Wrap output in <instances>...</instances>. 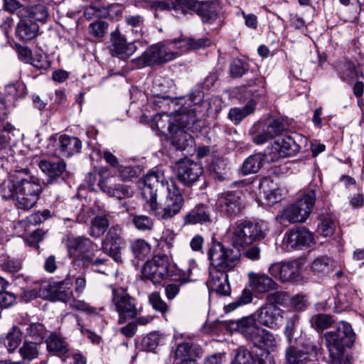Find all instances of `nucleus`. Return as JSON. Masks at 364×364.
Returning a JSON list of instances; mask_svg holds the SVG:
<instances>
[{
    "instance_id": "f257e3e1",
    "label": "nucleus",
    "mask_w": 364,
    "mask_h": 364,
    "mask_svg": "<svg viewBox=\"0 0 364 364\" xmlns=\"http://www.w3.org/2000/svg\"><path fill=\"white\" fill-rule=\"evenodd\" d=\"M0 191L4 198L15 200L18 208L28 210L37 203L42 186L21 170L11 173L1 183Z\"/></svg>"
},
{
    "instance_id": "f03ea898",
    "label": "nucleus",
    "mask_w": 364,
    "mask_h": 364,
    "mask_svg": "<svg viewBox=\"0 0 364 364\" xmlns=\"http://www.w3.org/2000/svg\"><path fill=\"white\" fill-rule=\"evenodd\" d=\"M323 338L332 364H350L347 349L353 346L355 333L350 323L341 321L336 328L325 333Z\"/></svg>"
},
{
    "instance_id": "7ed1b4c3",
    "label": "nucleus",
    "mask_w": 364,
    "mask_h": 364,
    "mask_svg": "<svg viewBox=\"0 0 364 364\" xmlns=\"http://www.w3.org/2000/svg\"><path fill=\"white\" fill-rule=\"evenodd\" d=\"M268 230L267 223L264 220H237L233 228L231 243L237 248L246 247L264 239Z\"/></svg>"
},
{
    "instance_id": "20e7f679",
    "label": "nucleus",
    "mask_w": 364,
    "mask_h": 364,
    "mask_svg": "<svg viewBox=\"0 0 364 364\" xmlns=\"http://www.w3.org/2000/svg\"><path fill=\"white\" fill-rule=\"evenodd\" d=\"M237 330L245 340L262 350L274 351L277 347V341L274 334L259 326L252 317H246L235 322Z\"/></svg>"
},
{
    "instance_id": "39448f33",
    "label": "nucleus",
    "mask_w": 364,
    "mask_h": 364,
    "mask_svg": "<svg viewBox=\"0 0 364 364\" xmlns=\"http://www.w3.org/2000/svg\"><path fill=\"white\" fill-rule=\"evenodd\" d=\"M166 196L162 207L157 204L153 215L159 220H167L178 215L185 203L183 196L176 183L169 180L166 182Z\"/></svg>"
},
{
    "instance_id": "423d86ee",
    "label": "nucleus",
    "mask_w": 364,
    "mask_h": 364,
    "mask_svg": "<svg viewBox=\"0 0 364 364\" xmlns=\"http://www.w3.org/2000/svg\"><path fill=\"white\" fill-rule=\"evenodd\" d=\"M316 198V188L305 190L294 203L284 210L283 218L291 223L304 222L311 213Z\"/></svg>"
},
{
    "instance_id": "0eeeda50",
    "label": "nucleus",
    "mask_w": 364,
    "mask_h": 364,
    "mask_svg": "<svg viewBox=\"0 0 364 364\" xmlns=\"http://www.w3.org/2000/svg\"><path fill=\"white\" fill-rule=\"evenodd\" d=\"M112 288L111 301L114 310L118 314V323L122 325L128 320L134 319L139 314L137 309V300L132 296L124 288Z\"/></svg>"
},
{
    "instance_id": "6e6552de",
    "label": "nucleus",
    "mask_w": 364,
    "mask_h": 364,
    "mask_svg": "<svg viewBox=\"0 0 364 364\" xmlns=\"http://www.w3.org/2000/svg\"><path fill=\"white\" fill-rule=\"evenodd\" d=\"M287 129V125L284 120L277 117H269L262 124H255L249 130V134L252 141L259 145L281 135Z\"/></svg>"
},
{
    "instance_id": "1a4fd4ad",
    "label": "nucleus",
    "mask_w": 364,
    "mask_h": 364,
    "mask_svg": "<svg viewBox=\"0 0 364 364\" xmlns=\"http://www.w3.org/2000/svg\"><path fill=\"white\" fill-rule=\"evenodd\" d=\"M180 56L179 52H174L166 43H158L151 45L141 54V56L134 59L138 66L161 65L173 60Z\"/></svg>"
},
{
    "instance_id": "9d476101",
    "label": "nucleus",
    "mask_w": 364,
    "mask_h": 364,
    "mask_svg": "<svg viewBox=\"0 0 364 364\" xmlns=\"http://www.w3.org/2000/svg\"><path fill=\"white\" fill-rule=\"evenodd\" d=\"M210 265L226 272L232 270L240 262L238 250L225 247L221 242H213L208 252Z\"/></svg>"
},
{
    "instance_id": "9b49d317",
    "label": "nucleus",
    "mask_w": 364,
    "mask_h": 364,
    "mask_svg": "<svg viewBox=\"0 0 364 364\" xmlns=\"http://www.w3.org/2000/svg\"><path fill=\"white\" fill-rule=\"evenodd\" d=\"M171 260L168 255L158 254L146 261L142 267V277L159 284L171 276Z\"/></svg>"
},
{
    "instance_id": "f8f14e48",
    "label": "nucleus",
    "mask_w": 364,
    "mask_h": 364,
    "mask_svg": "<svg viewBox=\"0 0 364 364\" xmlns=\"http://www.w3.org/2000/svg\"><path fill=\"white\" fill-rule=\"evenodd\" d=\"M166 180L163 172L157 170L149 172L143 179V186L141 188V197L149 206V211L153 213L158 204L157 191L159 186L166 188Z\"/></svg>"
},
{
    "instance_id": "ddd939ff",
    "label": "nucleus",
    "mask_w": 364,
    "mask_h": 364,
    "mask_svg": "<svg viewBox=\"0 0 364 364\" xmlns=\"http://www.w3.org/2000/svg\"><path fill=\"white\" fill-rule=\"evenodd\" d=\"M66 246L70 255H74L73 263L75 266L87 265L91 260L90 255L97 247L89 238L80 237H68Z\"/></svg>"
},
{
    "instance_id": "4468645a",
    "label": "nucleus",
    "mask_w": 364,
    "mask_h": 364,
    "mask_svg": "<svg viewBox=\"0 0 364 364\" xmlns=\"http://www.w3.org/2000/svg\"><path fill=\"white\" fill-rule=\"evenodd\" d=\"M178 99H172L167 95H161L159 94H154L152 97V103L156 108L161 109L164 114L171 109L173 107L176 116H178L180 122L183 126L186 127L191 124H193L196 121L195 112L186 107L181 106L176 109L175 107L180 103Z\"/></svg>"
},
{
    "instance_id": "2eb2a0df",
    "label": "nucleus",
    "mask_w": 364,
    "mask_h": 364,
    "mask_svg": "<svg viewBox=\"0 0 364 364\" xmlns=\"http://www.w3.org/2000/svg\"><path fill=\"white\" fill-rule=\"evenodd\" d=\"M109 170L106 167L100 168L98 173L96 171L90 173L89 182L90 186H94L96 183V176H99L100 179L97 182V186L100 189L107 193L110 197H116L118 199H124L130 198L133 196V191L131 188L123 184H111L109 178L105 177L108 173Z\"/></svg>"
},
{
    "instance_id": "dca6fc26",
    "label": "nucleus",
    "mask_w": 364,
    "mask_h": 364,
    "mask_svg": "<svg viewBox=\"0 0 364 364\" xmlns=\"http://www.w3.org/2000/svg\"><path fill=\"white\" fill-rule=\"evenodd\" d=\"M219 210L228 218H235L242 213L245 203L240 191H225L220 193L217 200Z\"/></svg>"
},
{
    "instance_id": "f3484780",
    "label": "nucleus",
    "mask_w": 364,
    "mask_h": 364,
    "mask_svg": "<svg viewBox=\"0 0 364 364\" xmlns=\"http://www.w3.org/2000/svg\"><path fill=\"white\" fill-rule=\"evenodd\" d=\"M300 150V146L292 136H284L275 141L267 150V161H277L282 158L294 156Z\"/></svg>"
},
{
    "instance_id": "a211bd4d",
    "label": "nucleus",
    "mask_w": 364,
    "mask_h": 364,
    "mask_svg": "<svg viewBox=\"0 0 364 364\" xmlns=\"http://www.w3.org/2000/svg\"><path fill=\"white\" fill-rule=\"evenodd\" d=\"M314 237L305 227H299L288 230L284 234L282 246L287 251L310 247L314 244Z\"/></svg>"
},
{
    "instance_id": "6ab92c4d",
    "label": "nucleus",
    "mask_w": 364,
    "mask_h": 364,
    "mask_svg": "<svg viewBox=\"0 0 364 364\" xmlns=\"http://www.w3.org/2000/svg\"><path fill=\"white\" fill-rule=\"evenodd\" d=\"M136 41L127 42L118 29L111 33L109 51L113 57L120 60L129 59L137 50Z\"/></svg>"
},
{
    "instance_id": "aec40b11",
    "label": "nucleus",
    "mask_w": 364,
    "mask_h": 364,
    "mask_svg": "<svg viewBox=\"0 0 364 364\" xmlns=\"http://www.w3.org/2000/svg\"><path fill=\"white\" fill-rule=\"evenodd\" d=\"M301 265L298 261L275 263L269 268L270 274L283 282H295L300 279Z\"/></svg>"
},
{
    "instance_id": "412c9836",
    "label": "nucleus",
    "mask_w": 364,
    "mask_h": 364,
    "mask_svg": "<svg viewBox=\"0 0 364 364\" xmlns=\"http://www.w3.org/2000/svg\"><path fill=\"white\" fill-rule=\"evenodd\" d=\"M202 173L201 165L191 159H184L177 164L178 179L186 186H190L195 183Z\"/></svg>"
},
{
    "instance_id": "4be33fe9",
    "label": "nucleus",
    "mask_w": 364,
    "mask_h": 364,
    "mask_svg": "<svg viewBox=\"0 0 364 364\" xmlns=\"http://www.w3.org/2000/svg\"><path fill=\"white\" fill-rule=\"evenodd\" d=\"M206 284L210 291L220 295L228 296L230 294L227 272L213 265L209 268V279Z\"/></svg>"
},
{
    "instance_id": "5701e85b",
    "label": "nucleus",
    "mask_w": 364,
    "mask_h": 364,
    "mask_svg": "<svg viewBox=\"0 0 364 364\" xmlns=\"http://www.w3.org/2000/svg\"><path fill=\"white\" fill-rule=\"evenodd\" d=\"M82 146V141L79 138L62 134L58 137L55 152L62 157L70 158L75 154H80Z\"/></svg>"
},
{
    "instance_id": "b1692460",
    "label": "nucleus",
    "mask_w": 364,
    "mask_h": 364,
    "mask_svg": "<svg viewBox=\"0 0 364 364\" xmlns=\"http://www.w3.org/2000/svg\"><path fill=\"white\" fill-rule=\"evenodd\" d=\"M39 168L45 173L50 182L64 178L66 174L67 164L63 159H42L38 162Z\"/></svg>"
},
{
    "instance_id": "393cba45",
    "label": "nucleus",
    "mask_w": 364,
    "mask_h": 364,
    "mask_svg": "<svg viewBox=\"0 0 364 364\" xmlns=\"http://www.w3.org/2000/svg\"><path fill=\"white\" fill-rule=\"evenodd\" d=\"M255 317L259 324L274 328L281 321L280 309L274 306H264L255 312Z\"/></svg>"
},
{
    "instance_id": "a878e982",
    "label": "nucleus",
    "mask_w": 364,
    "mask_h": 364,
    "mask_svg": "<svg viewBox=\"0 0 364 364\" xmlns=\"http://www.w3.org/2000/svg\"><path fill=\"white\" fill-rule=\"evenodd\" d=\"M211 208L199 204L191 209L183 218L184 225H208L212 222Z\"/></svg>"
},
{
    "instance_id": "bb28decb",
    "label": "nucleus",
    "mask_w": 364,
    "mask_h": 364,
    "mask_svg": "<svg viewBox=\"0 0 364 364\" xmlns=\"http://www.w3.org/2000/svg\"><path fill=\"white\" fill-rule=\"evenodd\" d=\"M249 285L252 290L258 294H264L277 289V283L264 274L248 273Z\"/></svg>"
},
{
    "instance_id": "cd10ccee",
    "label": "nucleus",
    "mask_w": 364,
    "mask_h": 364,
    "mask_svg": "<svg viewBox=\"0 0 364 364\" xmlns=\"http://www.w3.org/2000/svg\"><path fill=\"white\" fill-rule=\"evenodd\" d=\"M205 23L213 24L218 18V4L213 1H198L194 10Z\"/></svg>"
},
{
    "instance_id": "c85d7f7f",
    "label": "nucleus",
    "mask_w": 364,
    "mask_h": 364,
    "mask_svg": "<svg viewBox=\"0 0 364 364\" xmlns=\"http://www.w3.org/2000/svg\"><path fill=\"white\" fill-rule=\"evenodd\" d=\"M48 353L60 358L66 356L70 351V346L65 339L60 335L52 333L46 340Z\"/></svg>"
},
{
    "instance_id": "c756f323",
    "label": "nucleus",
    "mask_w": 364,
    "mask_h": 364,
    "mask_svg": "<svg viewBox=\"0 0 364 364\" xmlns=\"http://www.w3.org/2000/svg\"><path fill=\"white\" fill-rule=\"evenodd\" d=\"M201 355V348L192 342H184L177 346L174 352L176 359L182 362H192Z\"/></svg>"
},
{
    "instance_id": "7c9ffc66",
    "label": "nucleus",
    "mask_w": 364,
    "mask_h": 364,
    "mask_svg": "<svg viewBox=\"0 0 364 364\" xmlns=\"http://www.w3.org/2000/svg\"><path fill=\"white\" fill-rule=\"evenodd\" d=\"M168 130L171 134L168 139L170 144L176 151L185 150L193 141V137L189 134L179 128H176L174 130V128L170 123L168 126Z\"/></svg>"
},
{
    "instance_id": "2f4dec72",
    "label": "nucleus",
    "mask_w": 364,
    "mask_h": 364,
    "mask_svg": "<svg viewBox=\"0 0 364 364\" xmlns=\"http://www.w3.org/2000/svg\"><path fill=\"white\" fill-rule=\"evenodd\" d=\"M38 29L37 23L31 19H21L17 24L16 33L21 40L27 41L37 36Z\"/></svg>"
},
{
    "instance_id": "473e14b6",
    "label": "nucleus",
    "mask_w": 364,
    "mask_h": 364,
    "mask_svg": "<svg viewBox=\"0 0 364 364\" xmlns=\"http://www.w3.org/2000/svg\"><path fill=\"white\" fill-rule=\"evenodd\" d=\"M267 160V152L255 154L247 157L242 164V172L244 175L257 173Z\"/></svg>"
},
{
    "instance_id": "72a5a7b5",
    "label": "nucleus",
    "mask_w": 364,
    "mask_h": 364,
    "mask_svg": "<svg viewBox=\"0 0 364 364\" xmlns=\"http://www.w3.org/2000/svg\"><path fill=\"white\" fill-rule=\"evenodd\" d=\"M333 261L328 256L316 257L311 264V271L318 277H323L333 271Z\"/></svg>"
},
{
    "instance_id": "f704fd0d",
    "label": "nucleus",
    "mask_w": 364,
    "mask_h": 364,
    "mask_svg": "<svg viewBox=\"0 0 364 364\" xmlns=\"http://www.w3.org/2000/svg\"><path fill=\"white\" fill-rule=\"evenodd\" d=\"M130 249L135 258L143 260L150 254L151 246L144 239H135L130 242Z\"/></svg>"
},
{
    "instance_id": "c9c22d12",
    "label": "nucleus",
    "mask_w": 364,
    "mask_h": 364,
    "mask_svg": "<svg viewBox=\"0 0 364 364\" xmlns=\"http://www.w3.org/2000/svg\"><path fill=\"white\" fill-rule=\"evenodd\" d=\"M255 102L250 100L242 108L233 107L229 111V118L235 124H239L245 117L252 113L255 109Z\"/></svg>"
},
{
    "instance_id": "e433bc0d",
    "label": "nucleus",
    "mask_w": 364,
    "mask_h": 364,
    "mask_svg": "<svg viewBox=\"0 0 364 364\" xmlns=\"http://www.w3.org/2000/svg\"><path fill=\"white\" fill-rule=\"evenodd\" d=\"M338 72L340 78L349 83L357 75V71L355 64L348 60H343L338 65Z\"/></svg>"
},
{
    "instance_id": "4c0bfd02",
    "label": "nucleus",
    "mask_w": 364,
    "mask_h": 364,
    "mask_svg": "<svg viewBox=\"0 0 364 364\" xmlns=\"http://www.w3.org/2000/svg\"><path fill=\"white\" fill-rule=\"evenodd\" d=\"M41 344L36 342L24 341L18 352L22 357V360L28 364L32 360L38 357V347Z\"/></svg>"
},
{
    "instance_id": "58836bf2",
    "label": "nucleus",
    "mask_w": 364,
    "mask_h": 364,
    "mask_svg": "<svg viewBox=\"0 0 364 364\" xmlns=\"http://www.w3.org/2000/svg\"><path fill=\"white\" fill-rule=\"evenodd\" d=\"M285 358L287 364H307L310 361L301 350L292 346L287 348Z\"/></svg>"
},
{
    "instance_id": "ea45409f",
    "label": "nucleus",
    "mask_w": 364,
    "mask_h": 364,
    "mask_svg": "<svg viewBox=\"0 0 364 364\" xmlns=\"http://www.w3.org/2000/svg\"><path fill=\"white\" fill-rule=\"evenodd\" d=\"M47 330L44 325L41 323H31L26 329V336L30 337L33 342H36L41 344L43 339L46 338Z\"/></svg>"
},
{
    "instance_id": "a19ab883",
    "label": "nucleus",
    "mask_w": 364,
    "mask_h": 364,
    "mask_svg": "<svg viewBox=\"0 0 364 364\" xmlns=\"http://www.w3.org/2000/svg\"><path fill=\"white\" fill-rule=\"evenodd\" d=\"M132 223L136 230L141 232L152 231L154 228V220L148 215L132 214Z\"/></svg>"
},
{
    "instance_id": "79ce46f5",
    "label": "nucleus",
    "mask_w": 364,
    "mask_h": 364,
    "mask_svg": "<svg viewBox=\"0 0 364 364\" xmlns=\"http://www.w3.org/2000/svg\"><path fill=\"white\" fill-rule=\"evenodd\" d=\"M109 227V221L105 216L97 215L91 222L89 234L92 237L102 235Z\"/></svg>"
},
{
    "instance_id": "37998d69",
    "label": "nucleus",
    "mask_w": 364,
    "mask_h": 364,
    "mask_svg": "<svg viewBox=\"0 0 364 364\" xmlns=\"http://www.w3.org/2000/svg\"><path fill=\"white\" fill-rule=\"evenodd\" d=\"M196 0H174L171 1L170 11H174L176 15H186L194 11Z\"/></svg>"
},
{
    "instance_id": "c03bdc74",
    "label": "nucleus",
    "mask_w": 364,
    "mask_h": 364,
    "mask_svg": "<svg viewBox=\"0 0 364 364\" xmlns=\"http://www.w3.org/2000/svg\"><path fill=\"white\" fill-rule=\"evenodd\" d=\"M136 6L149 9L156 12L170 11L171 2L168 0H140L136 2Z\"/></svg>"
},
{
    "instance_id": "a18cd8bd",
    "label": "nucleus",
    "mask_w": 364,
    "mask_h": 364,
    "mask_svg": "<svg viewBox=\"0 0 364 364\" xmlns=\"http://www.w3.org/2000/svg\"><path fill=\"white\" fill-rule=\"evenodd\" d=\"M124 242L103 241L102 250L105 253L111 257L115 262H122V249Z\"/></svg>"
},
{
    "instance_id": "49530a36",
    "label": "nucleus",
    "mask_w": 364,
    "mask_h": 364,
    "mask_svg": "<svg viewBox=\"0 0 364 364\" xmlns=\"http://www.w3.org/2000/svg\"><path fill=\"white\" fill-rule=\"evenodd\" d=\"M125 23L127 26L130 27V30L136 38L142 36L144 33V19L142 16H125Z\"/></svg>"
},
{
    "instance_id": "de8ad7c7",
    "label": "nucleus",
    "mask_w": 364,
    "mask_h": 364,
    "mask_svg": "<svg viewBox=\"0 0 364 364\" xmlns=\"http://www.w3.org/2000/svg\"><path fill=\"white\" fill-rule=\"evenodd\" d=\"M334 320L328 314H318L311 317L310 320L311 325L317 331H323L328 328L333 323Z\"/></svg>"
},
{
    "instance_id": "09e8293b",
    "label": "nucleus",
    "mask_w": 364,
    "mask_h": 364,
    "mask_svg": "<svg viewBox=\"0 0 364 364\" xmlns=\"http://www.w3.org/2000/svg\"><path fill=\"white\" fill-rule=\"evenodd\" d=\"M22 340V333L19 328L14 326L7 333L4 343L9 351H13L18 348Z\"/></svg>"
},
{
    "instance_id": "8fccbe9b",
    "label": "nucleus",
    "mask_w": 364,
    "mask_h": 364,
    "mask_svg": "<svg viewBox=\"0 0 364 364\" xmlns=\"http://www.w3.org/2000/svg\"><path fill=\"white\" fill-rule=\"evenodd\" d=\"M299 349L307 355V358L311 361L312 358H316L321 353V346L318 342L306 338L301 343V348Z\"/></svg>"
},
{
    "instance_id": "3c124183",
    "label": "nucleus",
    "mask_w": 364,
    "mask_h": 364,
    "mask_svg": "<svg viewBox=\"0 0 364 364\" xmlns=\"http://www.w3.org/2000/svg\"><path fill=\"white\" fill-rule=\"evenodd\" d=\"M70 307L86 313L89 316H97L100 311L105 310L104 307L97 309L94 306H90L89 304L83 300H73L70 304Z\"/></svg>"
},
{
    "instance_id": "603ef678",
    "label": "nucleus",
    "mask_w": 364,
    "mask_h": 364,
    "mask_svg": "<svg viewBox=\"0 0 364 364\" xmlns=\"http://www.w3.org/2000/svg\"><path fill=\"white\" fill-rule=\"evenodd\" d=\"M249 69L247 63L239 58H235L230 65V74L232 77H241Z\"/></svg>"
},
{
    "instance_id": "864d4df0",
    "label": "nucleus",
    "mask_w": 364,
    "mask_h": 364,
    "mask_svg": "<svg viewBox=\"0 0 364 364\" xmlns=\"http://www.w3.org/2000/svg\"><path fill=\"white\" fill-rule=\"evenodd\" d=\"M169 46L174 52H179L180 56L183 53L191 50L190 37H181L168 41Z\"/></svg>"
},
{
    "instance_id": "5fc2aeb1",
    "label": "nucleus",
    "mask_w": 364,
    "mask_h": 364,
    "mask_svg": "<svg viewBox=\"0 0 364 364\" xmlns=\"http://www.w3.org/2000/svg\"><path fill=\"white\" fill-rule=\"evenodd\" d=\"M149 301L152 307L164 315L169 311L168 304L161 299L159 292L154 291L149 296Z\"/></svg>"
},
{
    "instance_id": "6e6d98bb",
    "label": "nucleus",
    "mask_w": 364,
    "mask_h": 364,
    "mask_svg": "<svg viewBox=\"0 0 364 364\" xmlns=\"http://www.w3.org/2000/svg\"><path fill=\"white\" fill-rule=\"evenodd\" d=\"M186 283V279L179 278L174 282L166 283L164 285L165 294L168 300H173L180 292L181 287Z\"/></svg>"
},
{
    "instance_id": "4d7b16f0",
    "label": "nucleus",
    "mask_w": 364,
    "mask_h": 364,
    "mask_svg": "<svg viewBox=\"0 0 364 364\" xmlns=\"http://www.w3.org/2000/svg\"><path fill=\"white\" fill-rule=\"evenodd\" d=\"M31 64L36 69L42 71H46L51 66V62L48 57L43 53H36L31 58Z\"/></svg>"
},
{
    "instance_id": "13d9d810",
    "label": "nucleus",
    "mask_w": 364,
    "mask_h": 364,
    "mask_svg": "<svg viewBox=\"0 0 364 364\" xmlns=\"http://www.w3.org/2000/svg\"><path fill=\"white\" fill-rule=\"evenodd\" d=\"M254 363V357L252 353L247 349L239 348L235 353L234 360L231 364H252Z\"/></svg>"
},
{
    "instance_id": "bf43d9fd",
    "label": "nucleus",
    "mask_w": 364,
    "mask_h": 364,
    "mask_svg": "<svg viewBox=\"0 0 364 364\" xmlns=\"http://www.w3.org/2000/svg\"><path fill=\"white\" fill-rule=\"evenodd\" d=\"M317 231L324 237L331 236L335 231V224L331 218L324 217L318 224Z\"/></svg>"
},
{
    "instance_id": "052dcab7",
    "label": "nucleus",
    "mask_w": 364,
    "mask_h": 364,
    "mask_svg": "<svg viewBox=\"0 0 364 364\" xmlns=\"http://www.w3.org/2000/svg\"><path fill=\"white\" fill-rule=\"evenodd\" d=\"M108 28V23L104 21H96L88 27L89 33L97 38L103 37Z\"/></svg>"
},
{
    "instance_id": "680f3d73",
    "label": "nucleus",
    "mask_w": 364,
    "mask_h": 364,
    "mask_svg": "<svg viewBox=\"0 0 364 364\" xmlns=\"http://www.w3.org/2000/svg\"><path fill=\"white\" fill-rule=\"evenodd\" d=\"M1 268L11 274L17 273L22 268V264L20 260L5 257L0 264Z\"/></svg>"
},
{
    "instance_id": "e2e57ef3",
    "label": "nucleus",
    "mask_w": 364,
    "mask_h": 364,
    "mask_svg": "<svg viewBox=\"0 0 364 364\" xmlns=\"http://www.w3.org/2000/svg\"><path fill=\"white\" fill-rule=\"evenodd\" d=\"M31 16L36 21L43 22L48 16V9L43 4L33 5L31 9Z\"/></svg>"
},
{
    "instance_id": "0e129e2a",
    "label": "nucleus",
    "mask_w": 364,
    "mask_h": 364,
    "mask_svg": "<svg viewBox=\"0 0 364 364\" xmlns=\"http://www.w3.org/2000/svg\"><path fill=\"white\" fill-rule=\"evenodd\" d=\"M299 316L298 314H294L291 317L289 318L284 329V334L287 338V341L289 343H292L294 334L295 332L296 326L298 324L299 321Z\"/></svg>"
},
{
    "instance_id": "69168bd1",
    "label": "nucleus",
    "mask_w": 364,
    "mask_h": 364,
    "mask_svg": "<svg viewBox=\"0 0 364 364\" xmlns=\"http://www.w3.org/2000/svg\"><path fill=\"white\" fill-rule=\"evenodd\" d=\"M264 80L263 78H257L250 80L247 85L250 87L249 92L255 97L261 96L264 93Z\"/></svg>"
},
{
    "instance_id": "338daca9",
    "label": "nucleus",
    "mask_w": 364,
    "mask_h": 364,
    "mask_svg": "<svg viewBox=\"0 0 364 364\" xmlns=\"http://www.w3.org/2000/svg\"><path fill=\"white\" fill-rule=\"evenodd\" d=\"M354 296V291L342 289L338 294V302L343 308H348L353 304Z\"/></svg>"
},
{
    "instance_id": "774afa93",
    "label": "nucleus",
    "mask_w": 364,
    "mask_h": 364,
    "mask_svg": "<svg viewBox=\"0 0 364 364\" xmlns=\"http://www.w3.org/2000/svg\"><path fill=\"white\" fill-rule=\"evenodd\" d=\"M290 304L296 311H304L308 307L309 303L306 295L298 294L291 297Z\"/></svg>"
}]
</instances>
